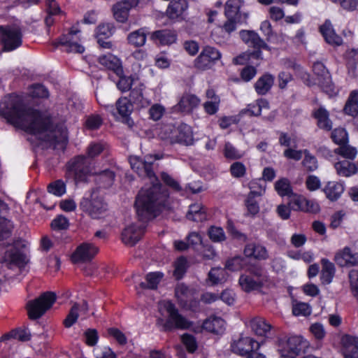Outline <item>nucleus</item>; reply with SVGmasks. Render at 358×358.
<instances>
[{
  "label": "nucleus",
  "instance_id": "obj_1",
  "mask_svg": "<svg viewBox=\"0 0 358 358\" xmlns=\"http://www.w3.org/2000/svg\"><path fill=\"white\" fill-rule=\"evenodd\" d=\"M0 115L7 122L40 140L57 146L67 141V130L64 124H53L51 118L37 110L27 107L22 98L10 95L0 103Z\"/></svg>",
  "mask_w": 358,
  "mask_h": 358
},
{
  "label": "nucleus",
  "instance_id": "obj_2",
  "mask_svg": "<svg viewBox=\"0 0 358 358\" xmlns=\"http://www.w3.org/2000/svg\"><path fill=\"white\" fill-rule=\"evenodd\" d=\"M152 185H146L138 192L135 207L140 220L147 222L157 216L169 199L168 189L157 181H150Z\"/></svg>",
  "mask_w": 358,
  "mask_h": 358
},
{
  "label": "nucleus",
  "instance_id": "obj_3",
  "mask_svg": "<svg viewBox=\"0 0 358 358\" xmlns=\"http://www.w3.org/2000/svg\"><path fill=\"white\" fill-rule=\"evenodd\" d=\"M267 281V276L260 267L251 268L239 278V285L245 292L260 289Z\"/></svg>",
  "mask_w": 358,
  "mask_h": 358
},
{
  "label": "nucleus",
  "instance_id": "obj_4",
  "mask_svg": "<svg viewBox=\"0 0 358 358\" xmlns=\"http://www.w3.org/2000/svg\"><path fill=\"white\" fill-rule=\"evenodd\" d=\"M56 301V294L52 292H47L41 294L35 300L29 301L27 304L28 315L30 319L40 318Z\"/></svg>",
  "mask_w": 358,
  "mask_h": 358
},
{
  "label": "nucleus",
  "instance_id": "obj_5",
  "mask_svg": "<svg viewBox=\"0 0 358 358\" xmlns=\"http://www.w3.org/2000/svg\"><path fill=\"white\" fill-rule=\"evenodd\" d=\"M164 308L169 315L163 325L164 331H171L173 329H187L192 325V322L180 315L175 305L171 301H164Z\"/></svg>",
  "mask_w": 358,
  "mask_h": 358
},
{
  "label": "nucleus",
  "instance_id": "obj_6",
  "mask_svg": "<svg viewBox=\"0 0 358 358\" xmlns=\"http://www.w3.org/2000/svg\"><path fill=\"white\" fill-rule=\"evenodd\" d=\"M22 37L21 30L17 27H0L1 43L6 51H12L20 47L22 44Z\"/></svg>",
  "mask_w": 358,
  "mask_h": 358
},
{
  "label": "nucleus",
  "instance_id": "obj_7",
  "mask_svg": "<svg viewBox=\"0 0 358 358\" xmlns=\"http://www.w3.org/2000/svg\"><path fill=\"white\" fill-rule=\"evenodd\" d=\"M152 157L151 155H147L142 159L139 157L131 156L129 157V163L131 169L141 178L157 181L158 178L152 169V161L150 160Z\"/></svg>",
  "mask_w": 358,
  "mask_h": 358
},
{
  "label": "nucleus",
  "instance_id": "obj_8",
  "mask_svg": "<svg viewBox=\"0 0 358 358\" xmlns=\"http://www.w3.org/2000/svg\"><path fill=\"white\" fill-rule=\"evenodd\" d=\"M221 53L216 48L210 46L203 48L199 56L194 61V66L199 71L211 69L215 62L221 58Z\"/></svg>",
  "mask_w": 358,
  "mask_h": 358
},
{
  "label": "nucleus",
  "instance_id": "obj_9",
  "mask_svg": "<svg viewBox=\"0 0 358 358\" xmlns=\"http://www.w3.org/2000/svg\"><path fill=\"white\" fill-rule=\"evenodd\" d=\"M239 34L241 38L246 45L255 49L254 51L250 52L252 58L262 59L261 49L271 50L266 42L254 31L241 30Z\"/></svg>",
  "mask_w": 358,
  "mask_h": 358
},
{
  "label": "nucleus",
  "instance_id": "obj_10",
  "mask_svg": "<svg viewBox=\"0 0 358 358\" xmlns=\"http://www.w3.org/2000/svg\"><path fill=\"white\" fill-rule=\"evenodd\" d=\"M68 173L72 175L76 182L84 181L90 173V162L85 156H78L67 164Z\"/></svg>",
  "mask_w": 358,
  "mask_h": 358
},
{
  "label": "nucleus",
  "instance_id": "obj_11",
  "mask_svg": "<svg viewBox=\"0 0 358 358\" xmlns=\"http://www.w3.org/2000/svg\"><path fill=\"white\" fill-rule=\"evenodd\" d=\"M86 210L93 219L101 217L108 210V205L99 196L97 189H93L90 198L85 201Z\"/></svg>",
  "mask_w": 358,
  "mask_h": 358
},
{
  "label": "nucleus",
  "instance_id": "obj_12",
  "mask_svg": "<svg viewBox=\"0 0 358 358\" xmlns=\"http://www.w3.org/2000/svg\"><path fill=\"white\" fill-rule=\"evenodd\" d=\"M79 32L78 29L73 27L67 34H63L54 45L55 47L58 45L66 47L67 52L83 53L85 48L79 43L80 38L78 36Z\"/></svg>",
  "mask_w": 358,
  "mask_h": 358
},
{
  "label": "nucleus",
  "instance_id": "obj_13",
  "mask_svg": "<svg viewBox=\"0 0 358 358\" xmlns=\"http://www.w3.org/2000/svg\"><path fill=\"white\" fill-rule=\"evenodd\" d=\"M313 71L317 77L320 88L328 94L334 93V86L331 81V76L324 64L319 61L314 62Z\"/></svg>",
  "mask_w": 358,
  "mask_h": 358
},
{
  "label": "nucleus",
  "instance_id": "obj_14",
  "mask_svg": "<svg viewBox=\"0 0 358 358\" xmlns=\"http://www.w3.org/2000/svg\"><path fill=\"white\" fill-rule=\"evenodd\" d=\"M260 343L248 336H241L231 343V351L240 356L245 357L253 349H259Z\"/></svg>",
  "mask_w": 358,
  "mask_h": 358
},
{
  "label": "nucleus",
  "instance_id": "obj_15",
  "mask_svg": "<svg viewBox=\"0 0 358 358\" xmlns=\"http://www.w3.org/2000/svg\"><path fill=\"white\" fill-rule=\"evenodd\" d=\"M334 261L341 267L358 266V252L352 250L348 247L338 251L334 256Z\"/></svg>",
  "mask_w": 358,
  "mask_h": 358
},
{
  "label": "nucleus",
  "instance_id": "obj_16",
  "mask_svg": "<svg viewBox=\"0 0 358 358\" xmlns=\"http://www.w3.org/2000/svg\"><path fill=\"white\" fill-rule=\"evenodd\" d=\"M98 252V248L92 243L80 244L73 253L71 259L74 263L90 261Z\"/></svg>",
  "mask_w": 358,
  "mask_h": 358
},
{
  "label": "nucleus",
  "instance_id": "obj_17",
  "mask_svg": "<svg viewBox=\"0 0 358 358\" xmlns=\"http://www.w3.org/2000/svg\"><path fill=\"white\" fill-rule=\"evenodd\" d=\"M1 262L6 263L10 266L15 265L22 267L27 263V259L20 250L13 245L6 250Z\"/></svg>",
  "mask_w": 358,
  "mask_h": 358
},
{
  "label": "nucleus",
  "instance_id": "obj_18",
  "mask_svg": "<svg viewBox=\"0 0 358 358\" xmlns=\"http://www.w3.org/2000/svg\"><path fill=\"white\" fill-rule=\"evenodd\" d=\"M143 222L140 225L131 224L123 230L122 240L124 244L132 246L141 239L145 227L144 225L145 222Z\"/></svg>",
  "mask_w": 358,
  "mask_h": 358
},
{
  "label": "nucleus",
  "instance_id": "obj_19",
  "mask_svg": "<svg viewBox=\"0 0 358 358\" xmlns=\"http://www.w3.org/2000/svg\"><path fill=\"white\" fill-rule=\"evenodd\" d=\"M139 0H122L113 7V16L119 22H124L129 17V10L136 7Z\"/></svg>",
  "mask_w": 358,
  "mask_h": 358
},
{
  "label": "nucleus",
  "instance_id": "obj_20",
  "mask_svg": "<svg viewBox=\"0 0 358 358\" xmlns=\"http://www.w3.org/2000/svg\"><path fill=\"white\" fill-rule=\"evenodd\" d=\"M345 358H358V336L345 334L341 338Z\"/></svg>",
  "mask_w": 358,
  "mask_h": 358
},
{
  "label": "nucleus",
  "instance_id": "obj_21",
  "mask_svg": "<svg viewBox=\"0 0 358 358\" xmlns=\"http://www.w3.org/2000/svg\"><path fill=\"white\" fill-rule=\"evenodd\" d=\"M116 108L118 114L122 117V122L129 128L134 126V122L130 117L133 111V105L127 97H121L116 101Z\"/></svg>",
  "mask_w": 358,
  "mask_h": 358
},
{
  "label": "nucleus",
  "instance_id": "obj_22",
  "mask_svg": "<svg viewBox=\"0 0 358 358\" xmlns=\"http://www.w3.org/2000/svg\"><path fill=\"white\" fill-rule=\"evenodd\" d=\"M115 32V27L110 23H103L96 28V37L97 42L103 48H111L112 43L105 39L109 38Z\"/></svg>",
  "mask_w": 358,
  "mask_h": 358
},
{
  "label": "nucleus",
  "instance_id": "obj_23",
  "mask_svg": "<svg viewBox=\"0 0 358 358\" xmlns=\"http://www.w3.org/2000/svg\"><path fill=\"white\" fill-rule=\"evenodd\" d=\"M200 99L192 94H185L180 98L178 103L173 107L176 112L190 113L197 107L200 103Z\"/></svg>",
  "mask_w": 358,
  "mask_h": 358
},
{
  "label": "nucleus",
  "instance_id": "obj_24",
  "mask_svg": "<svg viewBox=\"0 0 358 358\" xmlns=\"http://www.w3.org/2000/svg\"><path fill=\"white\" fill-rule=\"evenodd\" d=\"M312 116L317 120V127L329 131L333 127V122L329 118V112L322 106L313 109Z\"/></svg>",
  "mask_w": 358,
  "mask_h": 358
},
{
  "label": "nucleus",
  "instance_id": "obj_25",
  "mask_svg": "<svg viewBox=\"0 0 358 358\" xmlns=\"http://www.w3.org/2000/svg\"><path fill=\"white\" fill-rule=\"evenodd\" d=\"M176 135H172L171 143H178L186 145L193 143L194 138L191 127L185 124H180L176 131Z\"/></svg>",
  "mask_w": 358,
  "mask_h": 358
},
{
  "label": "nucleus",
  "instance_id": "obj_26",
  "mask_svg": "<svg viewBox=\"0 0 358 358\" xmlns=\"http://www.w3.org/2000/svg\"><path fill=\"white\" fill-rule=\"evenodd\" d=\"M320 31L327 43L335 46H339L343 43L342 38L336 34L330 20H327L320 27Z\"/></svg>",
  "mask_w": 358,
  "mask_h": 358
},
{
  "label": "nucleus",
  "instance_id": "obj_27",
  "mask_svg": "<svg viewBox=\"0 0 358 358\" xmlns=\"http://www.w3.org/2000/svg\"><path fill=\"white\" fill-rule=\"evenodd\" d=\"M99 63L108 70L113 71L117 76L123 74L122 63L119 58L112 54L100 56Z\"/></svg>",
  "mask_w": 358,
  "mask_h": 358
},
{
  "label": "nucleus",
  "instance_id": "obj_28",
  "mask_svg": "<svg viewBox=\"0 0 358 358\" xmlns=\"http://www.w3.org/2000/svg\"><path fill=\"white\" fill-rule=\"evenodd\" d=\"M292 210L315 213L319 210L317 203L308 200L303 196H297L290 201Z\"/></svg>",
  "mask_w": 358,
  "mask_h": 358
},
{
  "label": "nucleus",
  "instance_id": "obj_29",
  "mask_svg": "<svg viewBox=\"0 0 358 358\" xmlns=\"http://www.w3.org/2000/svg\"><path fill=\"white\" fill-rule=\"evenodd\" d=\"M289 357L292 358L301 355L308 347V343L300 336H292L289 338L287 343Z\"/></svg>",
  "mask_w": 358,
  "mask_h": 358
},
{
  "label": "nucleus",
  "instance_id": "obj_30",
  "mask_svg": "<svg viewBox=\"0 0 358 358\" xmlns=\"http://www.w3.org/2000/svg\"><path fill=\"white\" fill-rule=\"evenodd\" d=\"M265 192L264 189L260 188L259 191L251 190L245 200V206L247 208V215L254 217L259 212V205L257 200V197H260Z\"/></svg>",
  "mask_w": 358,
  "mask_h": 358
},
{
  "label": "nucleus",
  "instance_id": "obj_31",
  "mask_svg": "<svg viewBox=\"0 0 358 358\" xmlns=\"http://www.w3.org/2000/svg\"><path fill=\"white\" fill-rule=\"evenodd\" d=\"M273 83L274 76L270 73H265L255 83V91L259 95H264L269 92Z\"/></svg>",
  "mask_w": 358,
  "mask_h": 358
},
{
  "label": "nucleus",
  "instance_id": "obj_32",
  "mask_svg": "<svg viewBox=\"0 0 358 358\" xmlns=\"http://www.w3.org/2000/svg\"><path fill=\"white\" fill-rule=\"evenodd\" d=\"M244 254L248 257L262 260L268 258V252L265 247L255 243L246 245L244 249Z\"/></svg>",
  "mask_w": 358,
  "mask_h": 358
},
{
  "label": "nucleus",
  "instance_id": "obj_33",
  "mask_svg": "<svg viewBox=\"0 0 358 358\" xmlns=\"http://www.w3.org/2000/svg\"><path fill=\"white\" fill-rule=\"evenodd\" d=\"M186 217L194 222H203L207 220L206 208L201 203L192 204L189 207Z\"/></svg>",
  "mask_w": 358,
  "mask_h": 358
},
{
  "label": "nucleus",
  "instance_id": "obj_34",
  "mask_svg": "<svg viewBox=\"0 0 358 358\" xmlns=\"http://www.w3.org/2000/svg\"><path fill=\"white\" fill-rule=\"evenodd\" d=\"M151 39L162 45H170L176 42V34L168 29L158 30L152 33Z\"/></svg>",
  "mask_w": 358,
  "mask_h": 358
},
{
  "label": "nucleus",
  "instance_id": "obj_35",
  "mask_svg": "<svg viewBox=\"0 0 358 358\" xmlns=\"http://www.w3.org/2000/svg\"><path fill=\"white\" fill-rule=\"evenodd\" d=\"M193 294V291L182 283L178 284L175 289V295L180 304L183 307L187 306V303L192 300Z\"/></svg>",
  "mask_w": 358,
  "mask_h": 358
},
{
  "label": "nucleus",
  "instance_id": "obj_36",
  "mask_svg": "<svg viewBox=\"0 0 358 358\" xmlns=\"http://www.w3.org/2000/svg\"><path fill=\"white\" fill-rule=\"evenodd\" d=\"M187 2L185 0L173 1L166 10V14L171 19H176L180 16L187 8Z\"/></svg>",
  "mask_w": 358,
  "mask_h": 358
},
{
  "label": "nucleus",
  "instance_id": "obj_37",
  "mask_svg": "<svg viewBox=\"0 0 358 358\" xmlns=\"http://www.w3.org/2000/svg\"><path fill=\"white\" fill-rule=\"evenodd\" d=\"M203 327L210 332L219 334L224 331V321L221 317H212L203 322Z\"/></svg>",
  "mask_w": 358,
  "mask_h": 358
},
{
  "label": "nucleus",
  "instance_id": "obj_38",
  "mask_svg": "<svg viewBox=\"0 0 358 358\" xmlns=\"http://www.w3.org/2000/svg\"><path fill=\"white\" fill-rule=\"evenodd\" d=\"M334 167L337 173L342 177H350L357 171V168L355 164L348 160H343L336 162L334 164Z\"/></svg>",
  "mask_w": 358,
  "mask_h": 358
},
{
  "label": "nucleus",
  "instance_id": "obj_39",
  "mask_svg": "<svg viewBox=\"0 0 358 358\" xmlns=\"http://www.w3.org/2000/svg\"><path fill=\"white\" fill-rule=\"evenodd\" d=\"M250 325L252 330L258 336H266L271 330V325L262 317H255L251 320Z\"/></svg>",
  "mask_w": 358,
  "mask_h": 358
},
{
  "label": "nucleus",
  "instance_id": "obj_40",
  "mask_svg": "<svg viewBox=\"0 0 358 358\" xmlns=\"http://www.w3.org/2000/svg\"><path fill=\"white\" fill-rule=\"evenodd\" d=\"M344 191L343 184L338 182H329L324 188L327 197L331 201L337 200Z\"/></svg>",
  "mask_w": 358,
  "mask_h": 358
},
{
  "label": "nucleus",
  "instance_id": "obj_41",
  "mask_svg": "<svg viewBox=\"0 0 358 358\" xmlns=\"http://www.w3.org/2000/svg\"><path fill=\"white\" fill-rule=\"evenodd\" d=\"M146 38L145 28H141L129 34L127 39L130 45L134 47H142L146 42Z\"/></svg>",
  "mask_w": 358,
  "mask_h": 358
},
{
  "label": "nucleus",
  "instance_id": "obj_42",
  "mask_svg": "<svg viewBox=\"0 0 358 358\" xmlns=\"http://www.w3.org/2000/svg\"><path fill=\"white\" fill-rule=\"evenodd\" d=\"M343 110L345 114L352 117L358 114V91L353 90L345 103Z\"/></svg>",
  "mask_w": 358,
  "mask_h": 358
},
{
  "label": "nucleus",
  "instance_id": "obj_43",
  "mask_svg": "<svg viewBox=\"0 0 358 358\" xmlns=\"http://www.w3.org/2000/svg\"><path fill=\"white\" fill-rule=\"evenodd\" d=\"M242 3L243 0H228L225 3L224 15L226 17H243V14L240 13Z\"/></svg>",
  "mask_w": 358,
  "mask_h": 358
},
{
  "label": "nucleus",
  "instance_id": "obj_44",
  "mask_svg": "<svg viewBox=\"0 0 358 358\" xmlns=\"http://www.w3.org/2000/svg\"><path fill=\"white\" fill-rule=\"evenodd\" d=\"M115 180V173L110 170H105L96 175L95 181L101 187L108 188L112 186Z\"/></svg>",
  "mask_w": 358,
  "mask_h": 358
},
{
  "label": "nucleus",
  "instance_id": "obj_45",
  "mask_svg": "<svg viewBox=\"0 0 358 358\" xmlns=\"http://www.w3.org/2000/svg\"><path fill=\"white\" fill-rule=\"evenodd\" d=\"M357 152V148L349 145L348 143H345L334 150V153L350 160L355 159Z\"/></svg>",
  "mask_w": 358,
  "mask_h": 358
},
{
  "label": "nucleus",
  "instance_id": "obj_46",
  "mask_svg": "<svg viewBox=\"0 0 358 358\" xmlns=\"http://www.w3.org/2000/svg\"><path fill=\"white\" fill-rule=\"evenodd\" d=\"M163 278V274L160 272L150 273L146 275L147 282H142L140 286L142 288H148L151 289H157L158 284Z\"/></svg>",
  "mask_w": 358,
  "mask_h": 358
},
{
  "label": "nucleus",
  "instance_id": "obj_47",
  "mask_svg": "<svg viewBox=\"0 0 358 358\" xmlns=\"http://www.w3.org/2000/svg\"><path fill=\"white\" fill-rule=\"evenodd\" d=\"M322 275L327 283H330L335 273L334 264L327 259H322Z\"/></svg>",
  "mask_w": 358,
  "mask_h": 358
},
{
  "label": "nucleus",
  "instance_id": "obj_48",
  "mask_svg": "<svg viewBox=\"0 0 358 358\" xmlns=\"http://www.w3.org/2000/svg\"><path fill=\"white\" fill-rule=\"evenodd\" d=\"M248 15L244 13L243 17H227V20L224 23L222 28L228 34L231 33L236 29V25L241 24L246 20Z\"/></svg>",
  "mask_w": 358,
  "mask_h": 358
},
{
  "label": "nucleus",
  "instance_id": "obj_49",
  "mask_svg": "<svg viewBox=\"0 0 358 358\" xmlns=\"http://www.w3.org/2000/svg\"><path fill=\"white\" fill-rule=\"evenodd\" d=\"M275 189L281 196H289L292 194L290 183L286 178H282L276 181L275 183Z\"/></svg>",
  "mask_w": 358,
  "mask_h": 358
},
{
  "label": "nucleus",
  "instance_id": "obj_50",
  "mask_svg": "<svg viewBox=\"0 0 358 358\" xmlns=\"http://www.w3.org/2000/svg\"><path fill=\"white\" fill-rule=\"evenodd\" d=\"M332 141L339 146L348 143V135L345 129L339 127L333 130L331 135Z\"/></svg>",
  "mask_w": 358,
  "mask_h": 358
},
{
  "label": "nucleus",
  "instance_id": "obj_51",
  "mask_svg": "<svg viewBox=\"0 0 358 358\" xmlns=\"http://www.w3.org/2000/svg\"><path fill=\"white\" fill-rule=\"evenodd\" d=\"M79 304L78 303H75L71 307L69 314L66 317L64 320V324L65 327L70 328L73 324H74L79 316Z\"/></svg>",
  "mask_w": 358,
  "mask_h": 358
},
{
  "label": "nucleus",
  "instance_id": "obj_52",
  "mask_svg": "<svg viewBox=\"0 0 358 358\" xmlns=\"http://www.w3.org/2000/svg\"><path fill=\"white\" fill-rule=\"evenodd\" d=\"M305 157L302 162L303 166L308 171H314L318 168V164L317 159L310 153L308 150H305Z\"/></svg>",
  "mask_w": 358,
  "mask_h": 358
},
{
  "label": "nucleus",
  "instance_id": "obj_53",
  "mask_svg": "<svg viewBox=\"0 0 358 358\" xmlns=\"http://www.w3.org/2000/svg\"><path fill=\"white\" fill-rule=\"evenodd\" d=\"M48 192L61 196L66 192L65 183L62 180H57L48 186Z\"/></svg>",
  "mask_w": 358,
  "mask_h": 358
},
{
  "label": "nucleus",
  "instance_id": "obj_54",
  "mask_svg": "<svg viewBox=\"0 0 358 358\" xmlns=\"http://www.w3.org/2000/svg\"><path fill=\"white\" fill-rule=\"evenodd\" d=\"M187 268V259L183 257L178 258L175 263L174 270V275L176 277L177 279H180L183 276V275L186 272Z\"/></svg>",
  "mask_w": 358,
  "mask_h": 358
},
{
  "label": "nucleus",
  "instance_id": "obj_55",
  "mask_svg": "<svg viewBox=\"0 0 358 358\" xmlns=\"http://www.w3.org/2000/svg\"><path fill=\"white\" fill-rule=\"evenodd\" d=\"M224 155L226 158L230 159H238L243 157V154L229 142L224 145Z\"/></svg>",
  "mask_w": 358,
  "mask_h": 358
},
{
  "label": "nucleus",
  "instance_id": "obj_56",
  "mask_svg": "<svg viewBox=\"0 0 358 358\" xmlns=\"http://www.w3.org/2000/svg\"><path fill=\"white\" fill-rule=\"evenodd\" d=\"M30 334L25 329H15L5 336L6 338H13L20 341H27L30 339Z\"/></svg>",
  "mask_w": 358,
  "mask_h": 358
},
{
  "label": "nucleus",
  "instance_id": "obj_57",
  "mask_svg": "<svg viewBox=\"0 0 358 358\" xmlns=\"http://www.w3.org/2000/svg\"><path fill=\"white\" fill-rule=\"evenodd\" d=\"M292 313L294 315L307 316L311 313V309L309 305L306 303L297 302L293 305Z\"/></svg>",
  "mask_w": 358,
  "mask_h": 358
},
{
  "label": "nucleus",
  "instance_id": "obj_58",
  "mask_svg": "<svg viewBox=\"0 0 358 358\" xmlns=\"http://www.w3.org/2000/svg\"><path fill=\"white\" fill-rule=\"evenodd\" d=\"M130 102H133V103L138 105V106L143 107L145 104L148 103V101H145L143 97L142 90L141 89H133L129 95Z\"/></svg>",
  "mask_w": 358,
  "mask_h": 358
},
{
  "label": "nucleus",
  "instance_id": "obj_59",
  "mask_svg": "<svg viewBox=\"0 0 358 358\" xmlns=\"http://www.w3.org/2000/svg\"><path fill=\"white\" fill-rule=\"evenodd\" d=\"M210 238L213 242H221L225 240V234L221 227H211L208 230Z\"/></svg>",
  "mask_w": 358,
  "mask_h": 358
},
{
  "label": "nucleus",
  "instance_id": "obj_60",
  "mask_svg": "<svg viewBox=\"0 0 358 358\" xmlns=\"http://www.w3.org/2000/svg\"><path fill=\"white\" fill-rule=\"evenodd\" d=\"M69 220L64 215H58L51 223V227L55 230L66 229L69 227Z\"/></svg>",
  "mask_w": 358,
  "mask_h": 358
},
{
  "label": "nucleus",
  "instance_id": "obj_61",
  "mask_svg": "<svg viewBox=\"0 0 358 358\" xmlns=\"http://www.w3.org/2000/svg\"><path fill=\"white\" fill-rule=\"evenodd\" d=\"M29 94L31 96L38 98H47L49 96L48 90L41 84L34 85Z\"/></svg>",
  "mask_w": 358,
  "mask_h": 358
},
{
  "label": "nucleus",
  "instance_id": "obj_62",
  "mask_svg": "<svg viewBox=\"0 0 358 358\" xmlns=\"http://www.w3.org/2000/svg\"><path fill=\"white\" fill-rule=\"evenodd\" d=\"M105 148L102 143H92L87 148V157L94 158L101 153Z\"/></svg>",
  "mask_w": 358,
  "mask_h": 358
},
{
  "label": "nucleus",
  "instance_id": "obj_63",
  "mask_svg": "<svg viewBox=\"0 0 358 358\" xmlns=\"http://www.w3.org/2000/svg\"><path fill=\"white\" fill-rule=\"evenodd\" d=\"M230 172L234 178H241L245 176L246 168L243 163L236 162L231 165Z\"/></svg>",
  "mask_w": 358,
  "mask_h": 358
},
{
  "label": "nucleus",
  "instance_id": "obj_64",
  "mask_svg": "<svg viewBox=\"0 0 358 358\" xmlns=\"http://www.w3.org/2000/svg\"><path fill=\"white\" fill-rule=\"evenodd\" d=\"M349 281L354 295L358 299V271L351 270L348 273Z\"/></svg>",
  "mask_w": 358,
  "mask_h": 358
}]
</instances>
